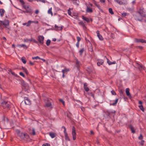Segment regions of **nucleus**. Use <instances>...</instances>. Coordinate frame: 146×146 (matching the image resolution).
Segmentation results:
<instances>
[{"mask_svg":"<svg viewBox=\"0 0 146 146\" xmlns=\"http://www.w3.org/2000/svg\"><path fill=\"white\" fill-rule=\"evenodd\" d=\"M110 113L109 112H107L106 113V115L108 116H109V117H110Z\"/></svg>","mask_w":146,"mask_h":146,"instance_id":"69168bd1","label":"nucleus"},{"mask_svg":"<svg viewBox=\"0 0 146 146\" xmlns=\"http://www.w3.org/2000/svg\"><path fill=\"white\" fill-rule=\"evenodd\" d=\"M126 93L127 95L128 96H131L129 93V88H127L126 89Z\"/></svg>","mask_w":146,"mask_h":146,"instance_id":"cd10ccee","label":"nucleus"},{"mask_svg":"<svg viewBox=\"0 0 146 146\" xmlns=\"http://www.w3.org/2000/svg\"><path fill=\"white\" fill-rule=\"evenodd\" d=\"M111 38L112 39H114L115 38V35L114 34L111 33L110 35Z\"/></svg>","mask_w":146,"mask_h":146,"instance_id":"09e8293b","label":"nucleus"},{"mask_svg":"<svg viewBox=\"0 0 146 146\" xmlns=\"http://www.w3.org/2000/svg\"><path fill=\"white\" fill-rule=\"evenodd\" d=\"M133 16L135 19L136 20L142 21L143 20V16L137 11L135 13Z\"/></svg>","mask_w":146,"mask_h":146,"instance_id":"7ed1b4c3","label":"nucleus"},{"mask_svg":"<svg viewBox=\"0 0 146 146\" xmlns=\"http://www.w3.org/2000/svg\"><path fill=\"white\" fill-rule=\"evenodd\" d=\"M9 21L8 20H5L3 21H0V25H4L7 29H9V28H8L7 27L9 26Z\"/></svg>","mask_w":146,"mask_h":146,"instance_id":"20e7f679","label":"nucleus"},{"mask_svg":"<svg viewBox=\"0 0 146 146\" xmlns=\"http://www.w3.org/2000/svg\"><path fill=\"white\" fill-rule=\"evenodd\" d=\"M42 146H50V145L48 143H45L43 144Z\"/></svg>","mask_w":146,"mask_h":146,"instance_id":"e2e57ef3","label":"nucleus"},{"mask_svg":"<svg viewBox=\"0 0 146 146\" xmlns=\"http://www.w3.org/2000/svg\"><path fill=\"white\" fill-rule=\"evenodd\" d=\"M82 19L86 21L87 23L90 22V20L88 18L84 16H82Z\"/></svg>","mask_w":146,"mask_h":146,"instance_id":"b1692460","label":"nucleus"},{"mask_svg":"<svg viewBox=\"0 0 146 146\" xmlns=\"http://www.w3.org/2000/svg\"><path fill=\"white\" fill-rule=\"evenodd\" d=\"M62 71H64V72H65L66 74L67 72L70 71V70L69 68H67L66 67H65L64 68V69L62 70Z\"/></svg>","mask_w":146,"mask_h":146,"instance_id":"393cba45","label":"nucleus"},{"mask_svg":"<svg viewBox=\"0 0 146 146\" xmlns=\"http://www.w3.org/2000/svg\"><path fill=\"white\" fill-rule=\"evenodd\" d=\"M118 98H117V99H116L115 100L114 102L113 103L111 104V105H112L113 106H115L118 101Z\"/></svg>","mask_w":146,"mask_h":146,"instance_id":"f704fd0d","label":"nucleus"},{"mask_svg":"<svg viewBox=\"0 0 146 146\" xmlns=\"http://www.w3.org/2000/svg\"><path fill=\"white\" fill-rule=\"evenodd\" d=\"M52 100L51 99H48L47 100L46 102V106L47 107H50L51 108H52L51 102V101Z\"/></svg>","mask_w":146,"mask_h":146,"instance_id":"1a4fd4ad","label":"nucleus"},{"mask_svg":"<svg viewBox=\"0 0 146 146\" xmlns=\"http://www.w3.org/2000/svg\"><path fill=\"white\" fill-rule=\"evenodd\" d=\"M62 128H63L64 129V133L66 132V129L64 126H62Z\"/></svg>","mask_w":146,"mask_h":146,"instance_id":"4d7b16f0","label":"nucleus"},{"mask_svg":"<svg viewBox=\"0 0 146 146\" xmlns=\"http://www.w3.org/2000/svg\"><path fill=\"white\" fill-rule=\"evenodd\" d=\"M31 41H33L35 43H38V42L37 41H36L35 39L32 38H31L30 39V42H31Z\"/></svg>","mask_w":146,"mask_h":146,"instance_id":"e433bc0d","label":"nucleus"},{"mask_svg":"<svg viewBox=\"0 0 146 146\" xmlns=\"http://www.w3.org/2000/svg\"><path fill=\"white\" fill-rule=\"evenodd\" d=\"M59 101L61 102L62 103L63 105L64 106L65 105V102L64 101L63 99H60L59 100Z\"/></svg>","mask_w":146,"mask_h":146,"instance_id":"79ce46f5","label":"nucleus"},{"mask_svg":"<svg viewBox=\"0 0 146 146\" xmlns=\"http://www.w3.org/2000/svg\"><path fill=\"white\" fill-rule=\"evenodd\" d=\"M94 4L99 9L100 8V6L95 1L94 2Z\"/></svg>","mask_w":146,"mask_h":146,"instance_id":"72a5a7b5","label":"nucleus"},{"mask_svg":"<svg viewBox=\"0 0 146 146\" xmlns=\"http://www.w3.org/2000/svg\"><path fill=\"white\" fill-rule=\"evenodd\" d=\"M138 13L141 15L143 17H146L145 12L144 8L143 7H140L139 10L136 11Z\"/></svg>","mask_w":146,"mask_h":146,"instance_id":"39448f33","label":"nucleus"},{"mask_svg":"<svg viewBox=\"0 0 146 146\" xmlns=\"http://www.w3.org/2000/svg\"><path fill=\"white\" fill-rule=\"evenodd\" d=\"M96 33L97 35V36L98 37L99 39L101 40H103L104 38L102 37V36L100 34V31L98 30L96 31Z\"/></svg>","mask_w":146,"mask_h":146,"instance_id":"ddd939ff","label":"nucleus"},{"mask_svg":"<svg viewBox=\"0 0 146 146\" xmlns=\"http://www.w3.org/2000/svg\"><path fill=\"white\" fill-rule=\"evenodd\" d=\"M32 59L33 60L37 59H40V58L38 56H36V57H33L32 58Z\"/></svg>","mask_w":146,"mask_h":146,"instance_id":"a18cd8bd","label":"nucleus"},{"mask_svg":"<svg viewBox=\"0 0 146 146\" xmlns=\"http://www.w3.org/2000/svg\"><path fill=\"white\" fill-rule=\"evenodd\" d=\"M24 41L25 42H28L29 41H30V39H29L28 38L24 39Z\"/></svg>","mask_w":146,"mask_h":146,"instance_id":"680f3d73","label":"nucleus"},{"mask_svg":"<svg viewBox=\"0 0 146 146\" xmlns=\"http://www.w3.org/2000/svg\"><path fill=\"white\" fill-rule=\"evenodd\" d=\"M19 1L21 3V5L23 7L26 6L25 5V3L23 0H19Z\"/></svg>","mask_w":146,"mask_h":146,"instance_id":"473e14b6","label":"nucleus"},{"mask_svg":"<svg viewBox=\"0 0 146 146\" xmlns=\"http://www.w3.org/2000/svg\"><path fill=\"white\" fill-rule=\"evenodd\" d=\"M139 107L143 111H144V109L142 105H140L139 106Z\"/></svg>","mask_w":146,"mask_h":146,"instance_id":"c9c22d12","label":"nucleus"},{"mask_svg":"<svg viewBox=\"0 0 146 146\" xmlns=\"http://www.w3.org/2000/svg\"><path fill=\"white\" fill-rule=\"evenodd\" d=\"M129 127L130 129L131 133H134L135 132V130L133 127L131 125H129Z\"/></svg>","mask_w":146,"mask_h":146,"instance_id":"f3484780","label":"nucleus"},{"mask_svg":"<svg viewBox=\"0 0 146 146\" xmlns=\"http://www.w3.org/2000/svg\"><path fill=\"white\" fill-rule=\"evenodd\" d=\"M84 88L85 91L86 92H88L89 90V88L87 87V84L86 83H84Z\"/></svg>","mask_w":146,"mask_h":146,"instance_id":"dca6fc26","label":"nucleus"},{"mask_svg":"<svg viewBox=\"0 0 146 146\" xmlns=\"http://www.w3.org/2000/svg\"><path fill=\"white\" fill-rule=\"evenodd\" d=\"M76 66L78 69L79 70L80 67V62L78 60L76 61Z\"/></svg>","mask_w":146,"mask_h":146,"instance_id":"bb28decb","label":"nucleus"},{"mask_svg":"<svg viewBox=\"0 0 146 146\" xmlns=\"http://www.w3.org/2000/svg\"><path fill=\"white\" fill-rule=\"evenodd\" d=\"M54 27L56 28H57L56 30V31H61L62 30L63 27H58L56 25H55L54 26Z\"/></svg>","mask_w":146,"mask_h":146,"instance_id":"a211bd4d","label":"nucleus"},{"mask_svg":"<svg viewBox=\"0 0 146 146\" xmlns=\"http://www.w3.org/2000/svg\"><path fill=\"white\" fill-rule=\"evenodd\" d=\"M136 66L140 71L142 70H145V67L143 65H140L137 63H136Z\"/></svg>","mask_w":146,"mask_h":146,"instance_id":"f8f14e48","label":"nucleus"},{"mask_svg":"<svg viewBox=\"0 0 146 146\" xmlns=\"http://www.w3.org/2000/svg\"><path fill=\"white\" fill-rule=\"evenodd\" d=\"M62 77L64 78L65 77V74H66V73L64 72V71L62 70Z\"/></svg>","mask_w":146,"mask_h":146,"instance_id":"de8ad7c7","label":"nucleus"},{"mask_svg":"<svg viewBox=\"0 0 146 146\" xmlns=\"http://www.w3.org/2000/svg\"><path fill=\"white\" fill-rule=\"evenodd\" d=\"M31 23H34L35 24H38V22L37 21H31Z\"/></svg>","mask_w":146,"mask_h":146,"instance_id":"0e129e2a","label":"nucleus"},{"mask_svg":"<svg viewBox=\"0 0 146 146\" xmlns=\"http://www.w3.org/2000/svg\"><path fill=\"white\" fill-rule=\"evenodd\" d=\"M21 61H22V62L24 64H25L26 63V62H27V61L26 60V58H25V57H22L21 58Z\"/></svg>","mask_w":146,"mask_h":146,"instance_id":"7c9ffc66","label":"nucleus"},{"mask_svg":"<svg viewBox=\"0 0 146 146\" xmlns=\"http://www.w3.org/2000/svg\"><path fill=\"white\" fill-rule=\"evenodd\" d=\"M109 13L112 15L114 14V13L112 9L111 8H110L109 9Z\"/></svg>","mask_w":146,"mask_h":146,"instance_id":"58836bf2","label":"nucleus"},{"mask_svg":"<svg viewBox=\"0 0 146 146\" xmlns=\"http://www.w3.org/2000/svg\"><path fill=\"white\" fill-rule=\"evenodd\" d=\"M62 128H63L64 129V133L66 132V129L64 126H62Z\"/></svg>","mask_w":146,"mask_h":146,"instance_id":"bf43d9fd","label":"nucleus"},{"mask_svg":"<svg viewBox=\"0 0 146 146\" xmlns=\"http://www.w3.org/2000/svg\"><path fill=\"white\" fill-rule=\"evenodd\" d=\"M64 133V134L65 139L66 140L70 141V139L69 138V137L68 136V134L67 132Z\"/></svg>","mask_w":146,"mask_h":146,"instance_id":"5701e85b","label":"nucleus"},{"mask_svg":"<svg viewBox=\"0 0 146 146\" xmlns=\"http://www.w3.org/2000/svg\"><path fill=\"white\" fill-rule=\"evenodd\" d=\"M88 94L90 95L91 96H92L93 97H94V94L92 92H90V93H89Z\"/></svg>","mask_w":146,"mask_h":146,"instance_id":"052dcab7","label":"nucleus"},{"mask_svg":"<svg viewBox=\"0 0 146 146\" xmlns=\"http://www.w3.org/2000/svg\"><path fill=\"white\" fill-rule=\"evenodd\" d=\"M98 62L97 63V65L98 66H100L101 65L103 64L104 62V61L103 60H98Z\"/></svg>","mask_w":146,"mask_h":146,"instance_id":"2eb2a0df","label":"nucleus"},{"mask_svg":"<svg viewBox=\"0 0 146 146\" xmlns=\"http://www.w3.org/2000/svg\"><path fill=\"white\" fill-rule=\"evenodd\" d=\"M114 1L120 5L123 4L121 0H114Z\"/></svg>","mask_w":146,"mask_h":146,"instance_id":"c85d7f7f","label":"nucleus"},{"mask_svg":"<svg viewBox=\"0 0 146 146\" xmlns=\"http://www.w3.org/2000/svg\"><path fill=\"white\" fill-rule=\"evenodd\" d=\"M19 74L22 76L23 77L25 78V76L24 74L22 72H20L19 73Z\"/></svg>","mask_w":146,"mask_h":146,"instance_id":"864d4df0","label":"nucleus"},{"mask_svg":"<svg viewBox=\"0 0 146 146\" xmlns=\"http://www.w3.org/2000/svg\"><path fill=\"white\" fill-rule=\"evenodd\" d=\"M107 63L109 65H111L112 64H115L116 63V62L115 61L112 62L110 61L108 59H107Z\"/></svg>","mask_w":146,"mask_h":146,"instance_id":"4be33fe9","label":"nucleus"},{"mask_svg":"<svg viewBox=\"0 0 146 146\" xmlns=\"http://www.w3.org/2000/svg\"><path fill=\"white\" fill-rule=\"evenodd\" d=\"M72 133L73 136V139L74 140H75L76 139V132L75 128L74 126L72 127Z\"/></svg>","mask_w":146,"mask_h":146,"instance_id":"0eeeda50","label":"nucleus"},{"mask_svg":"<svg viewBox=\"0 0 146 146\" xmlns=\"http://www.w3.org/2000/svg\"><path fill=\"white\" fill-rule=\"evenodd\" d=\"M76 46L78 48H79V42H77L76 44Z\"/></svg>","mask_w":146,"mask_h":146,"instance_id":"338daca9","label":"nucleus"},{"mask_svg":"<svg viewBox=\"0 0 146 146\" xmlns=\"http://www.w3.org/2000/svg\"><path fill=\"white\" fill-rule=\"evenodd\" d=\"M86 11L87 13H92L93 11L92 9V8H90L89 7H87V8L86 10Z\"/></svg>","mask_w":146,"mask_h":146,"instance_id":"6ab92c4d","label":"nucleus"},{"mask_svg":"<svg viewBox=\"0 0 146 146\" xmlns=\"http://www.w3.org/2000/svg\"><path fill=\"white\" fill-rule=\"evenodd\" d=\"M31 134L34 135H36V132L35 131L34 129H33L32 132Z\"/></svg>","mask_w":146,"mask_h":146,"instance_id":"49530a36","label":"nucleus"},{"mask_svg":"<svg viewBox=\"0 0 146 146\" xmlns=\"http://www.w3.org/2000/svg\"><path fill=\"white\" fill-rule=\"evenodd\" d=\"M22 69L24 71L25 73L27 75L28 74V70H27V69L26 68L24 67H22Z\"/></svg>","mask_w":146,"mask_h":146,"instance_id":"c756f323","label":"nucleus"},{"mask_svg":"<svg viewBox=\"0 0 146 146\" xmlns=\"http://www.w3.org/2000/svg\"><path fill=\"white\" fill-rule=\"evenodd\" d=\"M119 92L121 95L123 94V91L122 90H121Z\"/></svg>","mask_w":146,"mask_h":146,"instance_id":"774afa93","label":"nucleus"},{"mask_svg":"<svg viewBox=\"0 0 146 146\" xmlns=\"http://www.w3.org/2000/svg\"><path fill=\"white\" fill-rule=\"evenodd\" d=\"M136 48L137 49H139L140 50H142L143 49V47L140 46H136Z\"/></svg>","mask_w":146,"mask_h":146,"instance_id":"a19ab883","label":"nucleus"},{"mask_svg":"<svg viewBox=\"0 0 146 146\" xmlns=\"http://www.w3.org/2000/svg\"><path fill=\"white\" fill-rule=\"evenodd\" d=\"M16 132L18 135L22 140L25 141H29L30 140L29 135L27 133L21 132L19 130L17 129Z\"/></svg>","mask_w":146,"mask_h":146,"instance_id":"f257e3e1","label":"nucleus"},{"mask_svg":"<svg viewBox=\"0 0 146 146\" xmlns=\"http://www.w3.org/2000/svg\"><path fill=\"white\" fill-rule=\"evenodd\" d=\"M127 15V13H122V16L125 17V16Z\"/></svg>","mask_w":146,"mask_h":146,"instance_id":"6e6d98bb","label":"nucleus"},{"mask_svg":"<svg viewBox=\"0 0 146 146\" xmlns=\"http://www.w3.org/2000/svg\"><path fill=\"white\" fill-rule=\"evenodd\" d=\"M48 13L49 14H51L52 15L53 13L52 11L51 8L48 10Z\"/></svg>","mask_w":146,"mask_h":146,"instance_id":"37998d69","label":"nucleus"},{"mask_svg":"<svg viewBox=\"0 0 146 146\" xmlns=\"http://www.w3.org/2000/svg\"><path fill=\"white\" fill-rule=\"evenodd\" d=\"M24 99L25 102L26 104L27 105H30L31 104V101L30 100L29 98L27 97H24Z\"/></svg>","mask_w":146,"mask_h":146,"instance_id":"6e6552de","label":"nucleus"},{"mask_svg":"<svg viewBox=\"0 0 146 146\" xmlns=\"http://www.w3.org/2000/svg\"><path fill=\"white\" fill-rule=\"evenodd\" d=\"M44 39V37L43 36H38V40L39 42L41 44H43Z\"/></svg>","mask_w":146,"mask_h":146,"instance_id":"9d476101","label":"nucleus"},{"mask_svg":"<svg viewBox=\"0 0 146 146\" xmlns=\"http://www.w3.org/2000/svg\"><path fill=\"white\" fill-rule=\"evenodd\" d=\"M50 42H51V41L49 39L47 40L46 41V45L47 46H49L50 44Z\"/></svg>","mask_w":146,"mask_h":146,"instance_id":"4c0bfd02","label":"nucleus"},{"mask_svg":"<svg viewBox=\"0 0 146 146\" xmlns=\"http://www.w3.org/2000/svg\"><path fill=\"white\" fill-rule=\"evenodd\" d=\"M144 141L142 140L141 142H139V143L141 145H144Z\"/></svg>","mask_w":146,"mask_h":146,"instance_id":"8fccbe9b","label":"nucleus"},{"mask_svg":"<svg viewBox=\"0 0 146 146\" xmlns=\"http://www.w3.org/2000/svg\"><path fill=\"white\" fill-rule=\"evenodd\" d=\"M49 134L52 138H54L56 136V134L52 132H50Z\"/></svg>","mask_w":146,"mask_h":146,"instance_id":"aec40b11","label":"nucleus"},{"mask_svg":"<svg viewBox=\"0 0 146 146\" xmlns=\"http://www.w3.org/2000/svg\"><path fill=\"white\" fill-rule=\"evenodd\" d=\"M143 139V136L142 134H141L138 137V139L139 140H142Z\"/></svg>","mask_w":146,"mask_h":146,"instance_id":"c03bdc74","label":"nucleus"},{"mask_svg":"<svg viewBox=\"0 0 146 146\" xmlns=\"http://www.w3.org/2000/svg\"><path fill=\"white\" fill-rule=\"evenodd\" d=\"M76 38L77 40V42H80V41L81 40V38L79 36H77Z\"/></svg>","mask_w":146,"mask_h":146,"instance_id":"3c124183","label":"nucleus"},{"mask_svg":"<svg viewBox=\"0 0 146 146\" xmlns=\"http://www.w3.org/2000/svg\"><path fill=\"white\" fill-rule=\"evenodd\" d=\"M62 128H63L64 129V133L66 132V129L64 126H62Z\"/></svg>","mask_w":146,"mask_h":146,"instance_id":"13d9d810","label":"nucleus"},{"mask_svg":"<svg viewBox=\"0 0 146 146\" xmlns=\"http://www.w3.org/2000/svg\"><path fill=\"white\" fill-rule=\"evenodd\" d=\"M5 12V11L3 9H0V14L1 17L3 16Z\"/></svg>","mask_w":146,"mask_h":146,"instance_id":"a878e982","label":"nucleus"},{"mask_svg":"<svg viewBox=\"0 0 146 146\" xmlns=\"http://www.w3.org/2000/svg\"><path fill=\"white\" fill-rule=\"evenodd\" d=\"M31 21H29L27 23H24L23 25H26L27 27H29L31 25Z\"/></svg>","mask_w":146,"mask_h":146,"instance_id":"412c9836","label":"nucleus"},{"mask_svg":"<svg viewBox=\"0 0 146 146\" xmlns=\"http://www.w3.org/2000/svg\"><path fill=\"white\" fill-rule=\"evenodd\" d=\"M1 106L4 109L7 110H10L11 108V103L8 101H3L1 102Z\"/></svg>","mask_w":146,"mask_h":146,"instance_id":"f03ea898","label":"nucleus"},{"mask_svg":"<svg viewBox=\"0 0 146 146\" xmlns=\"http://www.w3.org/2000/svg\"><path fill=\"white\" fill-rule=\"evenodd\" d=\"M111 93L113 95H116L115 92L113 90H112L111 91Z\"/></svg>","mask_w":146,"mask_h":146,"instance_id":"5fc2aeb1","label":"nucleus"},{"mask_svg":"<svg viewBox=\"0 0 146 146\" xmlns=\"http://www.w3.org/2000/svg\"><path fill=\"white\" fill-rule=\"evenodd\" d=\"M68 13L69 15H71V12L70 11V9L69 8L68 11Z\"/></svg>","mask_w":146,"mask_h":146,"instance_id":"603ef678","label":"nucleus"},{"mask_svg":"<svg viewBox=\"0 0 146 146\" xmlns=\"http://www.w3.org/2000/svg\"><path fill=\"white\" fill-rule=\"evenodd\" d=\"M135 40L137 42H141L142 43H146V40L143 39L135 38Z\"/></svg>","mask_w":146,"mask_h":146,"instance_id":"9b49d317","label":"nucleus"},{"mask_svg":"<svg viewBox=\"0 0 146 146\" xmlns=\"http://www.w3.org/2000/svg\"><path fill=\"white\" fill-rule=\"evenodd\" d=\"M24 8L26 10V13H29L30 15H31L33 13L31 9L29 8V6H25Z\"/></svg>","mask_w":146,"mask_h":146,"instance_id":"423d86ee","label":"nucleus"},{"mask_svg":"<svg viewBox=\"0 0 146 146\" xmlns=\"http://www.w3.org/2000/svg\"><path fill=\"white\" fill-rule=\"evenodd\" d=\"M19 46L21 47H24V48L27 49V48L28 47L24 44H22L19 45Z\"/></svg>","mask_w":146,"mask_h":146,"instance_id":"ea45409f","label":"nucleus"},{"mask_svg":"<svg viewBox=\"0 0 146 146\" xmlns=\"http://www.w3.org/2000/svg\"><path fill=\"white\" fill-rule=\"evenodd\" d=\"M84 51V50L83 48L81 49L79 51L80 54V56H82L83 52Z\"/></svg>","mask_w":146,"mask_h":146,"instance_id":"2f4dec72","label":"nucleus"},{"mask_svg":"<svg viewBox=\"0 0 146 146\" xmlns=\"http://www.w3.org/2000/svg\"><path fill=\"white\" fill-rule=\"evenodd\" d=\"M78 24L82 26L84 29H87L86 27L85 26L84 23L83 21H81L79 22Z\"/></svg>","mask_w":146,"mask_h":146,"instance_id":"4468645a","label":"nucleus"}]
</instances>
